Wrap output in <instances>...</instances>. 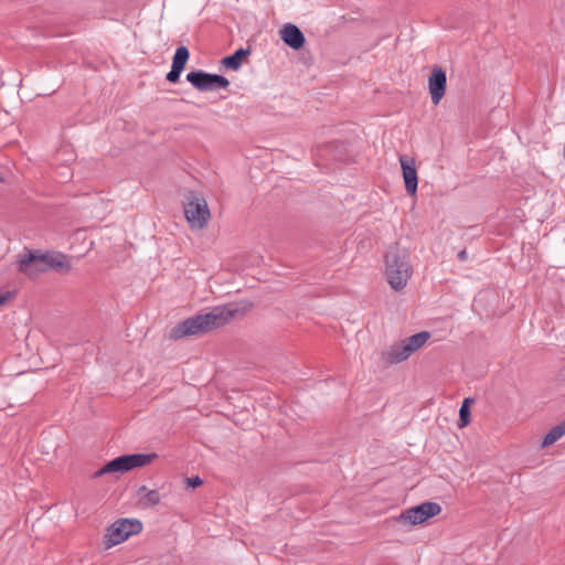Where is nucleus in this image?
Listing matches in <instances>:
<instances>
[{"mask_svg": "<svg viewBox=\"0 0 565 565\" xmlns=\"http://www.w3.org/2000/svg\"><path fill=\"white\" fill-rule=\"evenodd\" d=\"M253 305L243 302V306L228 303L225 306H216L210 312L198 315L183 320L173 327L170 331V338L178 340L184 337L196 335L214 328H218L227 323L237 313H245Z\"/></svg>", "mask_w": 565, "mask_h": 565, "instance_id": "obj_1", "label": "nucleus"}, {"mask_svg": "<svg viewBox=\"0 0 565 565\" xmlns=\"http://www.w3.org/2000/svg\"><path fill=\"white\" fill-rule=\"evenodd\" d=\"M441 512L440 504L436 502H423L416 507L405 510L398 516V521L404 524L418 525Z\"/></svg>", "mask_w": 565, "mask_h": 565, "instance_id": "obj_8", "label": "nucleus"}, {"mask_svg": "<svg viewBox=\"0 0 565 565\" xmlns=\"http://www.w3.org/2000/svg\"><path fill=\"white\" fill-rule=\"evenodd\" d=\"M17 268L19 273L29 278H36L45 273L43 252L39 249L24 248L17 258Z\"/></svg>", "mask_w": 565, "mask_h": 565, "instance_id": "obj_6", "label": "nucleus"}, {"mask_svg": "<svg viewBox=\"0 0 565 565\" xmlns=\"http://www.w3.org/2000/svg\"><path fill=\"white\" fill-rule=\"evenodd\" d=\"M142 530V524L134 519H120L114 522L108 529L105 536V547L110 548L118 545L129 536L138 534Z\"/></svg>", "mask_w": 565, "mask_h": 565, "instance_id": "obj_5", "label": "nucleus"}, {"mask_svg": "<svg viewBox=\"0 0 565 565\" xmlns=\"http://www.w3.org/2000/svg\"><path fill=\"white\" fill-rule=\"evenodd\" d=\"M184 215L192 230L203 228L210 218L206 201L203 198L192 195L184 204Z\"/></svg>", "mask_w": 565, "mask_h": 565, "instance_id": "obj_7", "label": "nucleus"}, {"mask_svg": "<svg viewBox=\"0 0 565 565\" xmlns=\"http://www.w3.org/2000/svg\"><path fill=\"white\" fill-rule=\"evenodd\" d=\"M430 339L428 331H420L405 339L392 343L382 352V360L386 364H398L409 359L422 349Z\"/></svg>", "mask_w": 565, "mask_h": 565, "instance_id": "obj_3", "label": "nucleus"}, {"mask_svg": "<svg viewBox=\"0 0 565 565\" xmlns=\"http://www.w3.org/2000/svg\"><path fill=\"white\" fill-rule=\"evenodd\" d=\"M189 55H190L189 50L185 46H179L175 50L171 66L183 71V68L189 60Z\"/></svg>", "mask_w": 565, "mask_h": 565, "instance_id": "obj_17", "label": "nucleus"}, {"mask_svg": "<svg viewBox=\"0 0 565 565\" xmlns=\"http://www.w3.org/2000/svg\"><path fill=\"white\" fill-rule=\"evenodd\" d=\"M157 457L158 455L156 452L124 455L110 460L95 471L94 477L99 478L107 473L121 475L132 469L150 465Z\"/></svg>", "mask_w": 565, "mask_h": 565, "instance_id": "obj_4", "label": "nucleus"}, {"mask_svg": "<svg viewBox=\"0 0 565 565\" xmlns=\"http://www.w3.org/2000/svg\"><path fill=\"white\" fill-rule=\"evenodd\" d=\"M161 501V494L158 490L148 489L142 486L138 490V504L141 508L149 509L158 505Z\"/></svg>", "mask_w": 565, "mask_h": 565, "instance_id": "obj_14", "label": "nucleus"}, {"mask_svg": "<svg viewBox=\"0 0 565 565\" xmlns=\"http://www.w3.org/2000/svg\"><path fill=\"white\" fill-rule=\"evenodd\" d=\"M565 435V420L554 426L543 438L542 447H548Z\"/></svg>", "mask_w": 565, "mask_h": 565, "instance_id": "obj_16", "label": "nucleus"}, {"mask_svg": "<svg viewBox=\"0 0 565 565\" xmlns=\"http://www.w3.org/2000/svg\"><path fill=\"white\" fill-rule=\"evenodd\" d=\"M202 479L200 477H192V478H186L185 479V483H186V487L188 488H196V487H200L202 484Z\"/></svg>", "mask_w": 565, "mask_h": 565, "instance_id": "obj_20", "label": "nucleus"}, {"mask_svg": "<svg viewBox=\"0 0 565 565\" xmlns=\"http://www.w3.org/2000/svg\"><path fill=\"white\" fill-rule=\"evenodd\" d=\"M2 181V178L0 177V182Z\"/></svg>", "mask_w": 565, "mask_h": 565, "instance_id": "obj_23", "label": "nucleus"}, {"mask_svg": "<svg viewBox=\"0 0 565 565\" xmlns=\"http://www.w3.org/2000/svg\"><path fill=\"white\" fill-rule=\"evenodd\" d=\"M473 403V399L467 397L463 399L461 407L459 409V427H466L470 423V405Z\"/></svg>", "mask_w": 565, "mask_h": 565, "instance_id": "obj_18", "label": "nucleus"}, {"mask_svg": "<svg viewBox=\"0 0 565 565\" xmlns=\"http://www.w3.org/2000/svg\"><path fill=\"white\" fill-rule=\"evenodd\" d=\"M459 258L461 260H466L467 259V252L466 250H461L459 254H458Z\"/></svg>", "mask_w": 565, "mask_h": 565, "instance_id": "obj_21", "label": "nucleus"}, {"mask_svg": "<svg viewBox=\"0 0 565 565\" xmlns=\"http://www.w3.org/2000/svg\"><path fill=\"white\" fill-rule=\"evenodd\" d=\"M7 299H8V296L0 294V306L3 305Z\"/></svg>", "mask_w": 565, "mask_h": 565, "instance_id": "obj_22", "label": "nucleus"}, {"mask_svg": "<svg viewBox=\"0 0 565 565\" xmlns=\"http://www.w3.org/2000/svg\"><path fill=\"white\" fill-rule=\"evenodd\" d=\"M181 70L177 68V67H173L171 66V70L170 72L167 74V79L170 82V83H175L178 82L179 77H180V74H181Z\"/></svg>", "mask_w": 565, "mask_h": 565, "instance_id": "obj_19", "label": "nucleus"}, {"mask_svg": "<svg viewBox=\"0 0 565 565\" xmlns=\"http://www.w3.org/2000/svg\"><path fill=\"white\" fill-rule=\"evenodd\" d=\"M398 160L405 183V190L409 195H415L418 185L415 160L407 156H399Z\"/></svg>", "mask_w": 565, "mask_h": 565, "instance_id": "obj_11", "label": "nucleus"}, {"mask_svg": "<svg viewBox=\"0 0 565 565\" xmlns=\"http://www.w3.org/2000/svg\"><path fill=\"white\" fill-rule=\"evenodd\" d=\"M248 54V50L239 49L234 54L225 56L222 60V64L227 68L237 71L241 67L244 57H246Z\"/></svg>", "mask_w": 565, "mask_h": 565, "instance_id": "obj_15", "label": "nucleus"}, {"mask_svg": "<svg viewBox=\"0 0 565 565\" xmlns=\"http://www.w3.org/2000/svg\"><path fill=\"white\" fill-rule=\"evenodd\" d=\"M279 33L281 40L294 50H299L305 44V35L300 31V29L295 24H285Z\"/></svg>", "mask_w": 565, "mask_h": 565, "instance_id": "obj_13", "label": "nucleus"}, {"mask_svg": "<svg viewBox=\"0 0 565 565\" xmlns=\"http://www.w3.org/2000/svg\"><path fill=\"white\" fill-rule=\"evenodd\" d=\"M45 271L54 270L58 274H68L72 269L71 259L61 252L43 253Z\"/></svg>", "mask_w": 565, "mask_h": 565, "instance_id": "obj_12", "label": "nucleus"}, {"mask_svg": "<svg viewBox=\"0 0 565 565\" xmlns=\"http://www.w3.org/2000/svg\"><path fill=\"white\" fill-rule=\"evenodd\" d=\"M447 77L440 67H435L428 77V90L434 105H438L446 92Z\"/></svg>", "mask_w": 565, "mask_h": 565, "instance_id": "obj_10", "label": "nucleus"}, {"mask_svg": "<svg viewBox=\"0 0 565 565\" xmlns=\"http://www.w3.org/2000/svg\"><path fill=\"white\" fill-rule=\"evenodd\" d=\"M384 275L390 287L395 291H402L413 275L409 262V253L406 248L393 245L384 257Z\"/></svg>", "mask_w": 565, "mask_h": 565, "instance_id": "obj_2", "label": "nucleus"}, {"mask_svg": "<svg viewBox=\"0 0 565 565\" xmlns=\"http://www.w3.org/2000/svg\"><path fill=\"white\" fill-rule=\"evenodd\" d=\"M186 81L191 83L199 90H214L226 88L230 85L227 78L217 74H209L203 71L190 72L186 75Z\"/></svg>", "mask_w": 565, "mask_h": 565, "instance_id": "obj_9", "label": "nucleus"}]
</instances>
